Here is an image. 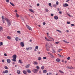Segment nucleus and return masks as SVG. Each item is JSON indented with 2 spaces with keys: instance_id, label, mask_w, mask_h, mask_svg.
<instances>
[{
  "instance_id": "c756f323",
  "label": "nucleus",
  "mask_w": 75,
  "mask_h": 75,
  "mask_svg": "<svg viewBox=\"0 0 75 75\" xmlns=\"http://www.w3.org/2000/svg\"><path fill=\"white\" fill-rule=\"evenodd\" d=\"M59 72H60V73H62V74H64V72L62 71L61 70H59Z\"/></svg>"
},
{
  "instance_id": "0eeeda50",
  "label": "nucleus",
  "mask_w": 75,
  "mask_h": 75,
  "mask_svg": "<svg viewBox=\"0 0 75 75\" xmlns=\"http://www.w3.org/2000/svg\"><path fill=\"white\" fill-rule=\"evenodd\" d=\"M63 6L64 7H68V4H64L63 5Z\"/></svg>"
},
{
  "instance_id": "6e6552de",
  "label": "nucleus",
  "mask_w": 75,
  "mask_h": 75,
  "mask_svg": "<svg viewBox=\"0 0 75 75\" xmlns=\"http://www.w3.org/2000/svg\"><path fill=\"white\" fill-rule=\"evenodd\" d=\"M67 68L68 69H74L73 67H67Z\"/></svg>"
},
{
  "instance_id": "e2e57ef3",
  "label": "nucleus",
  "mask_w": 75,
  "mask_h": 75,
  "mask_svg": "<svg viewBox=\"0 0 75 75\" xmlns=\"http://www.w3.org/2000/svg\"><path fill=\"white\" fill-rule=\"evenodd\" d=\"M71 26H74V24H71Z\"/></svg>"
},
{
  "instance_id": "393cba45",
  "label": "nucleus",
  "mask_w": 75,
  "mask_h": 75,
  "mask_svg": "<svg viewBox=\"0 0 75 75\" xmlns=\"http://www.w3.org/2000/svg\"><path fill=\"white\" fill-rule=\"evenodd\" d=\"M38 60L39 61H41V57H39L38 59Z\"/></svg>"
},
{
  "instance_id": "a18cd8bd",
  "label": "nucleus",
  "mask_w": 75,
  "mask_h": 75,
  "mask_svg": "<svg viewBox=\"0 0 75 75\" xmlns=\"http://www.w3.org/2000/svg\"><path fill=\"white\" fill-rule=\"evenodd\" d=\"M67 14L68 16H69V17H71V15H70V14H69L68 13H67Z\"/></svg>"
},
{
  "instance_id": "4468645a",
  "label": "nucleus",
  "mask_w": 75,
  "mask_h": 75,
  "mask_svg": "<svg viewBox=\"0 0 75 75\" xmlns=\"http://www.w3.org/2000/svg\"><path fill=\"white\" fill-rule=\"evenodd\" d=\"M7 61L8 63H10V62H11V60H10V59H8L7 60Z\"/></svg>"
},
{
  "instance_id": "8fccbe9b",
  "label": "nucleus",
  "mask_w": 75,
  "mask_h": 75,
  "mask_svg": "<svg viewBox=\"0 0 75 75\" xmlns=\"http://www.w3.org/2000/svg\"><path fill=\"white\" fill-rule=\"evenodd\" d=\"M6 1L7 3H9V0H6Z\"/></svg>"
},
{
  "instance_id": "bb28decb",
  "label": "nucleus",
  "mask_w": 75,
  "mask_h": 75,
  "mask_svg": "<svg viewBox=\"0 0 75 75\" xmlns=\"http://www.w3.org/2000/svg\"><path fill=\"white\" fill-rule=\"evenodd\" d=\"M10 3V4H11V6H14L15 5L13 4L11 2Z\"/></svg>"
},
{
  "instance_id": "ea45409f",
  "label": "nucleus",
  "mask_w": 75,
  "mask_h": 75,
  "mask_svg": "<svg viewBox=\"0 0 75 75\" xmlns=\"http://www.w3.org/2000/svg\"><path fill=\"white\" fill-rule=\"evenodd\" d=\"M36 68L37 69H40V67L38 66H37L36 67Z\"/></svg>"
},
{
  "instance_id": "680f3d73",
  "label": "nucleus",
  "mask_w": 75,
  "mask_h": 75,
  "mask_svg": "<svg viewBox=\"0 0 75 75\" xmlns=\"http://www.w3.org/2000/svg\"><path fill=\"white\" fill-rule=\"evenodd\" d=\"M17 33H20V31H17Z\"/></svg>"
},
{
  "instance_id": "6e6d98bb",
  "label": "nucleus",
  "mask_w": 75,
  "mask_h": 75,
  "mask_svg": "<svg viewBox=\"0 0 75 75\" xmlns=\"http://www.w3.org/2000/svg\"><path fill=\"white\" fill-rule=\"evenodd\" d=\"M67 24H70V22H67Z\"/></svg>"
},
{
  "instance_id": "e433bc0d",
  "label": "nucleus",
  "mask_w": 75,
  "mask_h": 75,
  "mask_svg": "<svg viewBox=\"0 0 75 75\" xmlns=\"http://www.w3.org/2000/svg\"><path fill=\"white\" fill-rule=\"evenodd\" d=\"M1 45H3V42H1L0 43V46H1Z\"/></svg>"
},
{
  "instance_id": "473e14b6",
  "label": "nucleus",
  "mask_w": 75,
  "mask_h": 75,
  "mask_svg": "<svg viewBox=\"0 0 75 75\" xmlns=\"http://www.w3.org/2000/svg\"><path fill=\"white\" fill-rule=\"evenodd\" d=\"M15 40L16 41H18V38H16L15 39Z\"/></svg>"
},
{
  "instance_id": "052dcab7",
  "label": "nucleus",
  "mask_w": 75,
  "mask_h": 75,
  "mask_svg": "<svg viewBox=\"0 0 75 75\" xmlns=\"http://www.w3.org/2000/svg\"><path fill=\"white\" fill-rule=\"evenodd\" d=\"M47 41H51V40H49V39H47Z\"/></svg>"
},
{
  "instance_id": "1a4fd4ad",
  "label": "nucleus",
  "mask_w": 75,
  "mask_h": 75,
  "mask_svg": "<svg viewBox=\"0 0 75 75\" xmlns=\"http://www.w3.org/2000/svg\"><path fill=\"white\" fill-rule=\"evenodd\" d=\"M26 71L28 73H31V71L29 69H27Z\"/></svg>"
},
{
  "instance_id": "9b49d317",
  "label": "nucleus",
  "mask_w": 75,
  "mask_h": 75,
  "mask_svg": "<svg viewBox=\"0 0 75 75\" xmlns=\"http://www.w3.org/2000/svg\"><path fill=\"white\" fill-rule=\"evenodd\" d=\"M23 73L24 74L26 75L27 74V71L25 70H24L23 71Z\"/></svg>"
},
{
  "instance_id": "7ed1b4c3",
  "label": "nucleus",
  "mask_w": 75,
  "mask_h": 75,
  "mask_svg": "<svg viewBox=\"0 0 75 75\" xmlns=\"http://www.w3.org/2000/svg\"><path fill=\"white\" fill-rule=\"evenodd\" d=\"M12 58H13V59L12 60V61H13L14 62H16V58H17L16 55H13L12 56Z\"/></svg>"
},
{
  "instance_id": "39448f33",
  "label": "nucleus",
  "mask_w": 75,
  "mask_h": 75,
  "mask_svg": "<svg viewBox=\"0 0 75 75\" xmlns=\"http://www.w3.org/2000/svg\"><path fill=\"white\" fill-rule=\"evenodd\" d=\"M1 18H2V21H3V23H5V21L4 20V19L5 18H4V16H2L1 17Z\"/></svg>"
},
{
  "instance_id": "603ef678",
  "label": "nucleus",
  "mask_w": 75,
  "mask_h": 75,
  "mask_svg": "<svg viewBox=\"0 0 75 75\" xmlns=\"http://www.w3.org/2000/svg\"><path fill=\"white\" fill-rule=\"evenodd\" d=\"M47 53L49 55H51L52 54H51L50 52H48Z\"/></svg>"
},
{
  "instance_id": "a878e982",
  "label": "nucleus",
  "mask_w": 75,
  "mask_h": 75,
  "mask_svg": "<svg viewBox=\"0 0 75 75\" xmlns=\"http://www.w3.org/2000/svg\"><path fill=\"white\" fill-rule=\"evenodd\" d=\"M52 53H54V54H55V51L54 50V49H52Z\"/></svg>"
},
{
  "instance_id": "aec40b11",
  "label": "nucleus",
  "mask_w": 75,
  "mask_h": 75,
  "mask_svg": "<svg viewBox=\"0 0 75 75\" xmlns=\"http://www.w3.org/2000/svg\"><path fill=\"white\" fill-rule=\"evenodd\" d=\"M30 64H28L27 65V66H26V68H28L29 67H30Z\"/></svg>"
},
{
  "instance_id": "20e7f679",
  "label": "nucleus",
  "mask_w": 75,
  "mask_h": 75,
  "mask_svg": "<svg viewBox=\"0 0 75 75\" xmlns=\"http://www.w3.org/2000/svg\"><path fill=\"white\" fill-rule=\"evenodd\" d=\"M26 26L27 28H28V29L29 30H31V31L32 30V28H31V27H30L29 26H28V25H26Z\"/></svg>"
},
{
  "instance_id": "412c9836",
  "label": "nucleus",
  "mask_w": 75,
  "mask_h": 75,
  "mask_svg": "<svg viewBox=\"0 0 75 75\" xmlns=\"http://www.w3.org/2000/svg\"><path fill=\"white\" fill-rule=\"evenodd\" d=\"M47 37L48 38H50V39H52L54 41V39L53 38H51L50 36L48 35H47Z\"/></svg>"
},
{
  "instance_id": "423d86ee",
  "label": "nucleus",
  "mask_w": 75,
  "mask_h": 75,
  "mask_svg": "<svg viewBox=\"0 0 75 75\" xmlns=\"http://www.w3.org/2000/svg\"><path fill=\"white\" fill-rule=\"evenodd\" d=\"M20 45L21 47H24V43H23V42H21Z\"/></svg>"
},
{
  "instance_id": "bf43d9fd",
  "label": "nucleus",
  "mask_w": 75,
  "mask_h": 75,
  "mask_svg": "<svg viewBox=\"0 0 75 75\" xmlns=\"http://www.w3.org/2000/svg\"><path fill=\"white\" fill-rule=\"evenodd\" d=\"M51 16L52 17L54 16V14H53L52 13H51Z\"/></svg>"
},
{
  "instance_id": "58836bf2",
  "label": "nucleus",
  "mask_w": 75,
  "mask_h": 75,
  "mask_svg": "<svg viewBox=\"0 0 75 75\" xmlns=\"http://www.w3.org/2000/svg\"><path fill=\"white\" fill-rule=\"evenodd\" d=\"M62 50V49H59L58 50V52H60V51H61V50Z\"/></svg>"
},
{
  "instance_id": "a211bd4d",
  "label": "nucleus",
  "mask_w": 75,
  "mask_h": 75,
  "mask_svg": "<svg viewBox=\"0 0 75 75\" xmlns=\"http://www.w3.org/2000/svg\"><path fill=\"white\" fill-rule=\"evenodd\" d=\"M63 41L64 42H65V43H66V44H68L69 43V42H67L65 40H63Z\"/></svg>"
},
{
  "instance_id": "7c9ffc66",
  "label": "nucleus",
  "mask_w": 75,
  "mask_h": 75,
  "mask_svg": "<svg viewBox=\"0 0 75 75\" xmlns=\"http://www.w3.org/2000/svg\"><path fill=\"white\" fill-rule=\"evenodd\" d=\"M35 49H36V50H38V46H35Z\"/></svg>"
},
{
  "instance_id": "b1692460",
  "label": "nucleus",
  "mask_w": 75,
  "mask_h": 75,
  "mask_svg": "<svg viewBox=\"0 0 75 75\" xmlns=\"http://www.w3.org/2000/svg\"><path fill=\"white\" fill-rule=\"evenodd\" d=\"M53 7H55V8H56V7H57V5L56 4H54L53 5Z\"/></svg>"
},
{
  "instance_id": "09e8293b",
  "label": "nucleus",
  "mask_w": 75,
  "mask_h": 75,
  "mask_svg": "<svg viewBox=\"0 0 75 75\" xmlns=\"http://www.w3.org/2000/svg\"><path fill=\"white\" fill-rule=\"evenodd\" d=\"M43 59H47V58L46 57H43Z\"/></svg>"
},
{
  "instance_id": "f03ea898",
  "label": "nucleus",
  "mask_w": 75,
  "mask_h": 75,
  "mask_svg": "<svg viewBox=\"0 0 75 75\" xmlns=\"http://www.w3.org/2000/svg\"><path fill=\"white\" fill-rule=\"evenodd\" d=\"M45 47L46 50H47V51H50V49H49V48H50V45L49 43H46L45 45Z\"/></svg>"
},
{
  "instance_id": "4be33fe9",
  "label": "nucleus",
  "mask_w": 75,
  "mask_h": 75,
  "mask_svg": "<svg viewBox=\"0 0 75 75\" xmlns=\"http://www.w3.org/2000/svg\"><path fill=\"white\" fill-rule=\"evenodd\" d=\"M43 72V73H44V74H46V73L47 72V71H46V70H44Z\"/></svg>"
},
{
  "instance_id": "f8f14e48",
  "label": "nucleus",
  "mask_w": 75,
  "mask_h": 75,
  "mask_svg": "<svg viewBox=\"0 0 75 75\" xmlns=\"http://www.w3.org/2000/svg\"><path fill=\"white\" fill-rule=\"evenodd\" d=\"M38 64V63L36 61L34 62L33 63V64H34V65H37Z\"/></svg>"
},
{
  "instance_id": "de8ad7c7",
  "label": "nucleus",
  "mask_w": 75,
  "mask_h": 75,
  "mask_svg": "<svg viewBox=\"0 0 75 75\" xmlns=\"http://www.w3.org/2000/svg\"><path fill=\"white\" fill-rule=\"evenodd\" d=\"M26 50H27V51H28V50H30V49H29V47L28 48H26Z\"/></svg>"
},
{
  "instance_id": "f257e3e1",
  "label": "nucleus",
  "mask_w": 75,
  "mask_h": 75,
  "mask_svg": "<svg viewBox=\"0 0 75 75\" xmlns=\"http://www.w3.org/2000/svg\"><path fill=\"white\" fill-rule=\"evenodd\" d=\"M4 20L6 21L8 23V27H9L11 25V21L9 19H8L6 18H5Z\"/></svg>"
},
{
  "instance_id": "0e129e2a",
  "label": "nucleus",
  "mask_w": 75,
  "mask_h": 75,
  "mask_svg": "<svg viewBox=\"0 0 75 75\" xmlns=\"http://www.w3.org/2000/svg\"><path fill=\"white\" fill-rule=\"evenodd\" d=\"M45 38L46 40V41H47V40H48V39H47V37H45Z\"/></svg>"
},
{
  "instance_id": "13d9d810",
  "label": "nucleus",
  "mask_w": 75,
  "mask_h": 75,
  "mask_svg": "<svg viewBox=\"0 0 75 75\" xmlns=\"http://www.w3.org/2000/svg\"><path fill=\"white\" fill-rule=\"evenodd\" d=\"M55 43L56 44H59V42H56Z\"/></svg>"
},
{
  "instance_id": "dca6fc26",
  "label": "nucleus",
  "mask_w": 75,
  "mask_h": 75,
  "mask_svg": "<svg viewBox=\"0 0 75 75\" xmlns=\"http://www.w3.org/2000/svg\"><path fill=\"white\" fill-rule=\"evenodd\" d=\"M54 18L55 20H58V17L57 16H54Z\"/></svg>"
},
{
  "instance_id": "9d476101",
  "label": "nucleus",
  "mask_w": 75,
  "mask_h": 75,
  "mask_svg": "<svg viewBox=\"0 0 75 75\" xmlns=\"http://www.w3.org/2000/svg\"><path fill=\"white\" fill-rule=\"evenodd\" d=\"M37 69H34L33 72L34 73H37Z\"/></svg>"
},
{
  "instance_id": "79ce46f5",
  "label": "nucleus",
  "mask_w": 75,
  "mask_h": 75,
  "mask_svg": "<svg viewBox=\"0 0 75 75\" xmlns=\"http://www.w3.org/2000/svg\"><path fill=\"white\" fill-rule=\"evenodd\" d=\"M4 68L5 69H8V67L7 66H5Z\"/></svg>"
},
{
  "instance_id": "cd10ccee",
  "label": "nucleus",
  "mask_w": 75,
  "mask_h": 75,
  "mask_svg": "<svg viewBox=\"0 0 75 75\" xmlns=\"http://www.w3.org/2000/svg\"><path fill=\"white\" fill-rule=\"evenodd\" d=\"M50 57L52 58H54V56L53 55H52V54L50 55Z\"/></svg>"
},
{
  "instance_id": "3c124183",
  "label": "nucleus",
  "mask_w": 75,
  "mask_h": 75,
  "mask_svg": "<svg viewBox=\"0 0 75 75\" xmlns=\"http://www.w3.org/2000/svg\"><path fill=\"white\" fill-rule=\"evenodd\" d=\"M71 59V58H70V57H68L67 58V59L68 60H69V59Z\"/></svg>"
},
{
  "instance_id": "f704fd0d",
  "label": "nucleus",
  "mask_w": 75,
  "mask_h": 75,
  "mask_svg": "<svg viewBox=\"0 0 75 75\" xmlns=\"http://www.w3.org/2000/svg\"><path fill=\"white\" fill-rule=\"evenodd\" d=\"M7 38L8 40H11V38L10 36H8Z\"/></svg>"
},
{
  "instance_id": "c03bdc74",
  "label": "nucleus",
  "mask_w": 75,
  "mask_h": 75,
  "mask_svg": "<svg viewBox=\"0 0 75 75\" xmlns=\"http://www.w3.org/2000/svg\"><path fill=\"white\" fill-rule=\"evenodd\" d=\"M56 4L57 5H58V4H59V2H58V1H57L56 2Z\"/></svg>"
},
{
  "instance_id": "ddd939ff",
  "label": "nucleus",
  "mask_w": 75,
  "mask_h": 75,
  "mask_svg": "<svg viewBox=\"0 0 75 75\" xmlns=\"http://www.w3.org/2000/svg\"><path fill=\"white\" fill-rule=\"evenodd\" d=\"M60 59L58 58L56 59V61L57 62H60Z\"/></svg>"
},
{
  "instance_id": "5701e85b",
  "label": "nucleus",
  "mask_w": 75,
  "mask_h": 75,
  "mask_svg": "<svg viewBox=\"0 0 75 75\" xmlns=\"http://www.w3.org/2000/svg\"><path fill=\"white\" fill-rule=\"evenodd\" d=\"M47 75H52V73L51 72H49L47 73Z\"/></svg>"
},
{
  "instance_id": "2eb2a0df",
  "label": "nucleus",
  "mask_w": 75,
  "mask_h": 75,
  "mask_svg": "<svg viewBox=\"0 0 75 75\" xmlns=\"http://www.w3.org/2000/svg\"><path fill=\"white\" fill-rule=\"evenodd\" d=\"M29 11H30L31 12H32V13H34V11L33 10L31 9H30Z\"/></svg>"
},
{
  "instance_id": "37998d69",
  "label": "nucleus",
  "mask_w": 75,
  "mask_h": 75,
  "mask_svg": "<svg viewBox=\"0 0 75 75\" xmlns=\"http://www.w3.org/2000/svg\"><path fill=\"white\" fill-rule=\"evenodd\" d=\"M5 73H8V70H5Z\"/></svg>"
},
{
  "instance_id": "a19ab883",
  "label": "nucleus",
  "mask_w": 75,
  "mask_h": 75,
  "mask_svg": "<svg viewBox=\"0 0 75 75\" xmlns=\"http://www.w3.org/2000/svg\"><path fill=\"white\" fill-rule=\"evenodd\" d=\"M56 31H58V32H59V33H61V31L59 30H56Z\"/></svg>"
},
{
  "instance_id": "c85d7f7f",
  "label": "nucleus",
  "mask_w": 75,
  "mask_h": 75,
  "mask_svg": "<svg viewBox=\"0 0 75 75\" xmlns=\"http://www.w3.org/2000/svg\"><path fill=\"white\" fill-rule=\"evenodd\" d=\"M0 31H3V28L1 26H0Z\"/></svg>"
},
{
  "instance_id": "69168bd1",
  "label": "nucleus",
  "mask_w": 75,
  "mask_h": 75,
  "mask_svg": "<svg viewBox=\"0 0 75 75\" xmlns=\"http://www.w3.org/2000/svg\"><path fill=\"white\" fill-rule=\"evenodd\" d=\"M59 56L60 57H62L61 55H60L59 54H58Z\"/></svg>"
},
{
  "instance_id": "c9c22d12",
  "label": "nucleus",
  "mask_w": 75,
  "mask_h": 75,
  "mask_svg": "<svg viewBox=\"0 0 75 75\" xmlns=\"http://www.w3.org/2000/svg\"><path fill=\"white\" fill-rule=\"evenodd\" d=\"M41 69H42V70L44 69V67L42 66L41 67Z\"/></svg>"
},
{
  "instance_id": "338daca9",
  "label": "nucleus",
  "mask_w": 75,
  "mask_h": 75,
  "mask_svg": "<svg viewBox=\"0 0 75 75\" xmlns=\"http://www.w3.org/2000/svg\"><path fill=\"white\" fill-rule=\"evenodd\" d=\"M59 14H62V12L61 11H59Z\"/></svg>"
},
{
  "instance_id": "4c0bfd02",
  "label": "nucleus",
  "mask_w": 75,
  "mask_h": 75,
  "mask_svg": "<svg viewBox=\"0 0 75 75\" xmlns=\"http://www.w3.org/2000/svg\"><path fill=\"white\" fill-rule=\"evenodd\" d=\"M16 16L18 18L19 17V15H18V14H17V13H16Z\"/></svg>"
},
{
  "instance_id": "49530a36",
  "label": "nucleus",
  "mask_w": 75,
  "mask_h": 75,
  "mask_svg": "<svg viewBox=\"0 0 75 75\" xmlns=\"http://www.w3.org/2000/svg\"><path fill=\"white\" fill-rule=\"evenodd\" d=\"M4 56H5V57H7V54H6V53H4Z\"/></svg>"
},
{
  "instance_id": "6ab92c4d",
  "label": "nucleus",
  "mask_w": 75,
  "mask_h": 75,
  "mask_svg": "<svg viewBox=\"0 0 75 75\" xmlns=\"http://www.w3.org/2000/svg\"><path fill=\"white\" fill-rule=\"evenodd\" d=\"M20 72H21V71L20 70L17 71V73L18 74H20Z\"/></svg>"
},
{
  "instance_id": "4d7b16f0",
  "label": "nucleus",
  "mask_w": 75,
  "mask_h": 75,
  "mask_svg": "<svg viewBox=\"0 0 75 75\" xmlns=\"http://www.w3.org/2000/svg\"><path fill=\"white\" fill-rule=\"evenodd\" d=\"M45 22H43V25H45Z\"/></svg>"
},
{
  "instance_id": "2f4dec72",
  "label": "nucleus",
  "mask_w": 75,
  "mask_h": 75,
  "mask_svg": "<svg viewBox=\"0 0 75 75\" xmlns=\"http://www.w3.org/2000/svg\"><path fill=\"white\" fill-rule=\"evenodd\" d=\"M19 63H20V64L23 63V62H22V61H21V60L19 59Z\"/></svg>"
},
{
  "instance_id": "f3484780",
  "label": "nucleus",
  "mask_w": 75,
  "mask_h": 75,
  "mask_svg": "<svg viewBox=\"0 0 75 75\" xmlns=\"http://www.w3.org/2000/svg\"><path fill=\"white\" fill-rule=\"evenodd\" d=\"M45 11L46 12H48V11H49V10L47 8H45Z\"/></svg>"
},
{
  "instance_id": "864d4df0",
  "label": "nucleus",
  "mask_w": 75,
  "mask_h": 75,
  "mask_svg": "<svg viewBox=\"0 0 75 75\" xmlns=\"http://www.w3.org/2000/svg\"><path fill=\"white\" fill-rule=\"evenodd\" d=\"M47 53L49 55H51L52 54H51L50 52H48Z\"/></svg>"
},
{
  "instance_id": "774afa93",
  "label": "nucleus",
  "mask_w": 75,
  "mask_h": 75,
  "mask_svg": "<svg viewBox=\"0 0 75 75\" xmlns=\"http://www.w3.org/2000/svg\"><path fill=\"white\" fill-rule=\"evenodd\" d=\"M68 1H69V0H68L66 1V2H68Z\"/></svg>"
},
{
  "instance_id": "5fc2aeb1",
  "label": "nucleus",
  "mask_w": 75,
  "mask_h": 75,
  "mask_svg": "<svg viewBox=\"0 0 75 75\" xmlns=\"http://www.w3.org/2000/svg\"><path fill=\"white\" fill-rule=\"evenodd\" d=\"M49 6H51V3H49Z\"/></svg>"
},
{
  "instance_id": "72a5a7b5",
  "label": "nucleus",
  "mask_w": 75,
  "mask_h": 75,
  "mask_svg": "<svg viewBox=\"0 0 75 75\" xmlns=\"http://www.w3.org/2000/svg\"><path fill=\"white\" fill-rule=\"evenodd\" d=\"M29 50H33V47H29Z\"/></svg>"
}]
</instances>
